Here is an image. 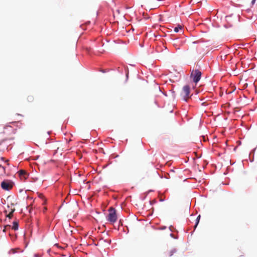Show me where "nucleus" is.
I'll use <instances>...</instances> for the list:
<instances>
[{
	"label": "nucleus",
	"mask_w": 257,
	"mask_h": 257,
	"mask_svg": "<svg viewBox=\"0 0 257 257\" xmlns=\"http://www.w3.org/2000/svg\"><path fill=\"white\" fill-rule=\"evenodd\" d=\"M201 74V71L198 69H195L193 71L191 74V77L193 78V82L196 83L198 82L200 80Z\"/></svg>",
	"instance_id": "nucleus-1"
},
{
	"label": "nucleus",
	"mask_w": 257,
	"mask_h": 257,
	"mask_svg": "<svg viewBox=\"0 0 257 257\" xmlns=\"http://www.w3.org/2000/svg\"><path fill=\"white\" fill-rule=\"evenodd\" d=\"M6 213V216L7 217H8L9 219L11 218L13 216V214H11V213L9 212V214H7V210H6L5 211Z\"/></svg>",
	"instance_id": "nucleus-9"
},
{
	"label": "nucleus",
	"mask_w": 257,
	"mask_h": 257,
	"mask_svg": "<svg viewBox=\"0 0 257 257\" xmlns=\"http://www.w3.org/2000/svg\"><path fill=\"white\" fill-rule=\"evenodd\" d=\"M109 212L107 220L111 222H115L117 219V216L115 210L114 208H111L109 209Z\"/></svg>",
	"instance_id": "nucleus-2"
},
{
	"label": "nucleus",
	"mask_w": 257,
	"mask_h": 257,
	"mask_svg": "<svg viewBox=\"0 0 257 257\" xmlns=\"http://www.w3.org/2000/svg\"><path fill=\"white\" fill-rule=\"evenodd\" d=\"M18 174L22 180H26L28 177V174L27 173L23 170H21L18 171Z\"/></svg>",
	"instance_id": "nucleus-5"
},
{
	"label": "nucleus",
	"mask_w": 257,
	"mask_h": 257,
	"mask_svg": "<svg viewBox=\"0 0 257 257\" xmlns=\"http://www.w3.org/2000/svg\"><path fill=\"white\" fill-rule=\"evenodd\" d=\"M181 29H182V26L178 25L177 27H176L174 28V31L175 32L178 33L179 32V30H181Z\"/></svg>",
	"instance_id": "nucleus-8"
},
{
	"label": "nucleus",
	"mask_w": 257,
	"mask_h": 257,
	"mask_svg": "<svg viewBox=\"0 0 257 257\" xmlns=\"http://www.w3.org/2000/svg\"><path fill=\"white\" fill-rule=\"evenodd\" d=\"M1 169H2L3 171H5V168L4 166H3L0 165V170H1Z\"/></svg>",
	"instance_id": "nucleus-12"
},
{
	"label": "nucleus",
	"mask_w": 257,
	"mask_h": 257,
	"mask_svg": "<svg viewBox=\"0 0 257 257\" xmlns=\"http://www.w3.org/2000/svg\"><path fill=\"white\" fill-rule=\"evenodd\" d=\"M15 211V208H11V210L10 211V213H11V214H13L14 212Z\"/></svg>",
	"instance_id": "nucleus-10"
},
{
	"label": "nucleus",
	"mask_w": 257,
	"mask_h": 257,
	"mask_svg": "<svg viewBox=\"0 0 257 257\" xmlns=\"http://www.w3.org/2000/svg\"><path fill=\"white\" fill-rule=\"evenodd\" d=\"M34 257H41V255L38 254V253H35L34 255Z\"/></svg>",
	"instance_id": "nucleus-11"
},
{
	"label": "nucleus",
	"mask_w": 257,
	"mask_h": 257,
	"mask_svg": "<svg viewBox=\"0 0 257 257\" xmlns=\"http://www.w3.org/2000/svg\"><path fill=\"white\" fill-rule=\"evenodd\" d=\"M197 43V42L196 41L193 42V44H196V43Z\"/></svg>",
	"instance_id": "nucleus-16"
},
{
	"label": "nucleus",
	"mask_w": 257,
	"mask_h": 257,
	"mask_svg": "<svg viewBox=\"0 0 257 257\" xmlns=\"http://www.w3.org/2000/svg\"><path fill=\"white\" fill-rule=\"evenodd\" d=\"M1 187L3 189L8 191L12 188L13 185L8 181H3L1 183Z\"/></svg>",
	"instance_id": "nucleus-4"
},
{
	"label": "nucleus",
	"mask_w": 257,
	"mask_h": 257,
	"mask_svg": "<svg viewBox=\"0 0 257 257\" xmlns=\"http://www.w3.org/2000/svg\"><path fill=\"white\" fill-rule=\"evenodd\" d=\"M200 215H198L197 218H196V222H195V224L194 225V228L195 229L196 228V227L197 226L199 222V220H200Z\"/></svg>",
	"instance_id": "nucleus-7"
},
{
	"label": "nucleus",
	"mask_w": 257,
	"mask_h": 257,
	"mask_svg": "<svg viewBox=\"0 0 257 257\" xmlns=\"http://www.w3.org/2000/svg\"><path fill=\"white\" fill-rule=\"evenodd\" d=\"M256 1V0H252L251 3L252 5H253L255 4Z\"/></svg>",
	"instance_id": "nucleus-13"
},
{
	"label": "nucleus",
	"mask_w": 257,
	"mask_h": 257,
	"mask_svg": "<svg viewBox=\"0 0 257 257\" xmlns=\"http://www.w3.org/2000/svg\"><path fill=\"white\" fill-rule=\"evenodd\" d=\"M12 229L14 230H17L19 228V224L17 222H14L12 227Z\"/></svg>",
	"instance_id": "nucleus-6"
},
{
	"label": "nucleus",
	"mask_w": 257,
	"mask_h": 257,
	"mask_svg": "<svg viewBox=\"0 0 257 257\" xmlns=\"http://www.w3.org/2000/svg\"><path fill=\"white\" fill-rule=\"evenodd\" d=\"M170 235H171V236H172L173 234L171 233V234H170Z\"/></svg>",
	"instance_id": "nucleus-18"
},
{
	"label": "nucleus",
	"mask_w": 257,
	"mask_h": 257,
	"mask_svg": "<svg viewBox=\"0 0 257 257\" xmlns=\"http://www.w3.org/2000/svg\"><path fill=\"white\" fill-rule=\"evenodd\" d=\"M173 253V251H172V252H171V253L170 254V256L172 255Z\"/></svg>",
	"instance_id": "nucleus-17"
},
{
	"label": "nucleus",
	"mask_w": 257,
	"mask_h": 257,
	"mask_svg": "<svg viewBox=\"0 0 257 257\" xmlns=\"http://www.w3.org/2000/svg\"><path fill=\"white\" fill-rule=\"evenodd\" d=\"M166 228V226H163L161 228V229H165Z\"/></svg>",
	"instance_id": "nucleus-15"
},
{
	"label": "nucleus",
	"mask_w": 257,
	"mask_h": 257,
	"mask_svg": "<svg viewBox=\"0 0 257 257\" xmlns=\"http://www.w3.org/2000/svg\"><path fill=\"white\" fill-rule=\"evenodd\" d=\"M190 94V87L189 85H185L183 88L182 95L183 96V99L185 101H187V99L189 98V95Z\"/></svg>",
	"instance_id": "nucleus-3"
},
{
	"label": "nucleus",
	"mask_w": 257,
	"mask_h": 257,
	"mask_svg": "<svg viewBox=\"0 0 257 257\" xmlns=\"http://www.w3.org/2000/svg\"><path fill=\"white\" fill-rule=\"evenodd\" d=\"M230 17V16L226 17V20L228 21V19Z\"/></svg>",
	"instance_id": "nucleus-14"
}]
</instances>
